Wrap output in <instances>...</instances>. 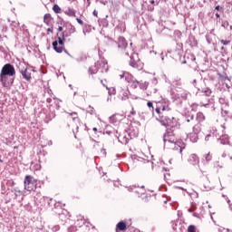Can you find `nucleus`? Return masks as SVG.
I'll use <instances>...</instances> for the list:
<instances>
[{"mask_svg":"<svg viewBox=\"0 0 232 232\" xmlns=\"http://www.w3.org/2000/svg\"><path fill=\"white\" fill-rule=\"evenodd\" d=\"M76 21L79 24L82 25L83 24V22L82 20H81V18H76Z\"/></svg>","mask_w":232,"mask_h":232,"instance_id":"54","label":"nucleus"},{"mask_svg":"<svg viewBox=\"0 0 232 232\" xmlns=\"http://www.w3.org/2000/svg\"><path fill=\"white\" fill-rule=\"evenodd\" d=\"M128 44L123 37H120L117 42V48L124 50L126 49Z\"/></svg>","mask_w":232,"mask_h":232,"instance_id":"11","label":"nucleus"},{"mask_svg":"<svg viewBox=\"0 0 232 232\" xmlns=\"http://www.w3.org/2000/svg\"><path fill=\"white\" fill-rule=\"evenodd\" d=\"M135 187H130L129 188H128V190L130 191V192H131V191H133V188H134Z\"/></svg>","mask_w":232,"mask_h":232,"instance_id":"64","label":"nucleus"},{"mask_svg":"<svg viewBox=\"0 0 232 232\" xmlns=\"http://www.w3.org/2000/svg\"><path fill=\"white\" fill-rule=\"evenodd\" d=\"M127 229V224L125 221H120L117 225H116V228L115 231L116 232H120V231H125Z\"/></svg>","mask_w":232,"mask_h":232,"instance_id":"12","label":"nucleus"},{"mask_svg":"<svg viewBox=\"0 0 232 232\" xmlns=\"http://www.w3.org/2000/svg\"><path fill=\"white\" fill-rule=\"evenodd\" d=\"M15 81V67L11 63L3 66L0 72V82L3 87H11Z\"/></svg>","mask_w":232,"mask_h":232,"instance_id":"2","label":"nucleus"},{"mask_svg":"<svg viewBox=\"0 0 232 232\" xmlns=\"http://www.w3.org/2000/svg\"><path fill=\"white\" fill-rule=\"evenodd\" d=\"M118 131L115 132V137L117 138L118 141L123 145H127L129 143V139L126 136L121 137V135H117Z\"/></svg>","mask_w":232,"mask_h":232,"instance_id":"14","label":"nucleus"},{"mask_svg":"<svg viewBox=\"0 0 232 232\" xmlns=\"http://www.w3.org/2000/svg\"><path fill=\"white\" fill-rule=\"evenodd\" d=\"M77 218H78V219H77V220H78V221H80V220H81L82 225H84V224H85V221H84V219H83V217H82V216L80 215V216H78Z\"/></svg>","mask_w":232,"mask_h":232,"instance_id":"45","label":"nucleus"},{"mask_svg":"<svg viewBox=\"0 0 232 232\" xmlns=\"http://www.w3.org/2000/svg\"><path fill=\"white\" fill-rule=\"evenodd\" d=\"M43 185H44V181H37V188H41Z\"/></svg>","mask_w":232,"mask_h":232,"instance_id":"52","label":"nucleus"},{"mask_svg":"<svg viewBox=\"0 0 232 232\" xmlns=\"http://www.w3.org/2000/svg\"><path fill=\"white\" fill-rule=\"evenodd\" d=\"M100 70H99V66H96V63H95V65L93 66V67H91L90 69H89V72H90V74H95V73H97V72H99Z\"/></svg>","mask_w":232,"mask_h":232,"instance_id":"27","label":"nucleus"},{"mask_svg":"<svg viewBox=\"0 0 232 232\" xmlns=\"http://www.w3.org/2000/svg\"><path fill=\"white\" fill-rule=\"evenodd\" d=\"M188 232H197L196 231V227L193 225H190L188 228Z\"/></svg>","mask_w":232,"mask_h":232,"instance_id":"37","label":"nucleus"},{"mask_svg":"<svg viewBox=\"0 0 232 232\" xmlns=\"http://www.w3.org/2000/svg\"><path fill=\"white\" fill-rule=\"evenodd\" d=\"M101 153L104 156V157H106V150L105 149H102V150H101Z\"/></svg>","mask_w":232,"mask_h":232,"instance_id":"55","label":"nucleus"},{"mask_svg":"<svg viewBox=\"0 0 232 232\" xmlns=\"http://www.w3.org/2000/svg\"><path fill=\"white\" fill-rule=\"evenodd\" d=\"M130 140H132L133 138H137L138 135H139V130L137 129H133V128H130L129 130V131H127Z\"/></svg>","mask_w":232,"mask_h":232,"instance_id":"16","label":"nucleus"},{"mask_svg":"<svg viewBox=\"0 0 232 232\" xmlns=\"http://www.w3.org/2000/svg\"><path fill=\"white\" fill-rule=\"evenodd\" d=\"M180 97H181L183 100H186L187 97H188V92L182 93Z\"/></svg>","mask_w":232,"mask_h":232,"instance_id":"53","label":"nucleus"},{"mask_svg":"<svg viewBox=\"0 0 232 232\" xmlns=\"http://www.w3.org/2000/svg\"><path fill=\"white\" fill-rule=\"evenodd\" d=\"M201 131V123L198 122L194 127H193V132L196 134L200 133Z\"/></svg>","mask_w":232,"mask_h":232,"instance_id":"23","label":"nucleus"},{"mask_svg":"<svg viewBox=\"0 0 232 232\" xmlns=\"http://www.w3.org/2000/svg\"><path fill=\"white\" fill-rule=\"evenodd\" d=\"M201 83V87H197L198 91L200 92V93H203V95L205 96H211L212 94V91L210 90V88L207 87L204 81H200Z\"/></svg>","mask_w":232,"mask_h":232,"instance_id":"6","label":"nucleus"},{"mask_svg":"<svg viewBox=\"0 0 232 232\" xmlns=\"http://www.w3.org/2000/svg\"><path fill=\"white\" fill-rule=\"evenodd\" d=\"M170 109L169 106H163L156 108V113L152 112V116L162 125V126H172L176 125V119L174 117H169V111Z\"/></svg>","mask_w":232,"mask_h":232,"instance_id":"3","label":"nucleus"},{"mask_svg":"<svg viewBox=\"0 0 232 232\" xmlns=\"http://www.w3.org/2000/svg\"><path fill=\"white\" fill-rule=\"evenodd\" d=\"M96 66H98V69L102 73L107 72L109 70L108 63L105 60L97 62Z\"/></svg>","mask_w":232,"mask_h":232,"instance_id":"7","label":"nucleus"},{"mask_svg":"<svg viewBox=\"0 0 232 232\" xmlns=\"http://www.w3.org/2000/svg\"><path fill=\"white\" fill-rule=\"evenodd\" d=\"M196 121H198V123H201L205 121V116L202 112H198L197 113V117H196Z\"/></svg>","mask_w":232,"mask_h":232,"instance_id":"21","label":"nucleus"},{"mask_svg":"<svg viewBox=\"0 0 232 232\" xmlns=\"http://www.w3.org/2000/svg\"><path fill=\"white\" fill-rule=\"evenodd\" d=\"M107 44L111 47L117 48L118 42L113 41L112 39H108Z\"/></svg>","mask_w":232,"mask_h":232,"instance_id":"26","label":"nucleus"},{"mask_svg":"<svg viewBox=\"0 0 232 232\" xmlns=\"http://www.w3.org/2000/svg\"><path fill=\"white\" fill-rule=\"evenodd\" d=\"M220 43H221L223 45H227L230 42H229V41H227V40H221Z\"/></svg>","mask_w":232,"mask_h":232,"instance_id":"49","label":"nucleus"},{"mask_svg":"<svg viewBox=\"0 0 232 232\" xmlns=\"http://www.w3.org/2000/svg\"><path fill=\"white\" fill-rule=\"evenodd\" d=\"M198 133H190L188 137L190 139V141H192L193 143L197 142L198 140Z\"/></svg>","mask_w":232,"mask_h":232,"instance_id":"22","label":"nucleus"},{"mask_svg":"<svg viewBox=\"0 0 232 232\" xmlns=\"http://www.w3.org/2000/svg\"><path fill=\"white\" fill-rule=\"evenodd\" d=\"M120 78L124 79L127 82H136V79L127 72H123L121 74H120Z\"/></svg>","mask_w":232,"mask_h":232,"instance_id":"9","label":"nucleus"},{"mask_svg":"<svg viewBox=\"0 0 232 232\" xmlns=\"http://www.w3.org/2000/svg\"><path fill=\"white\" fill-rule=\"evenodd\" d=\"M58 32H60V33H63L64 32L62 26L58 27Z\"/></svg>","mask_w":232,"mask_h":232,"instance_id":"62","label":"nucleus"},{"mask_svg":"<svg viewBox=\"0 0 232 232\" xmlns=\"http://www.w3.org/2000/svg\"><path fill=\"white\" fill-rule=\"evenodd\" d=\"M65 14L70 16V17H75V13L73 11V9H67L66 11H64Z\"/></svg>","mask_w":232,"mask_h":232,"instance_id":"28","label":"nucleus"},{"mask_svg":"<svg viewBox=\"0 0 232 232\" xmlns=\"http://www.w3.org/2000/svg\"><path fill=\"white\" fill-rule=\"evenodd\" d=\"M109 121H110V122L112 123V124H115V123H117V122L119 121L117 120L115 114L112 115V116H111V117L109 118Z\"/></svg>","mask_w":232,"mask_h":232,"instance_id":"32","label":"nucleus"},{"mask_svg":"<svg viewBox=\"0 0 232 232\" xmlns=\"http://www.w3.org/2000/svg\"><path fill=\"white\" fill-rule=\"evenodd\" d=\"M68 232H75V227L71 226L70 227H68Z\"/></svg>","mask_w":232,"mask_h":232,"instance_id":"48","label":"nucleus"},{"mask_svg":"<svg viewBox=\"0 0 232 232\" xmlns=\"http://www.w3.org/2000/svg\"><path fill=\"white\" fill-rule=\"evenodd\" d=\"M156 32L159 34H163L172 38L173 31L169 28L160 26L159 29L156 30Z\"/></svg>","mask_w":232,"mask_h":232,"instance_id":"8","label":"nucleus"},{"mask_svg":"<svg viewBox=\"0 0 232 232\" xmlns=\"http://www.w3.org/2000/svg\"><path fill=\"white\" fill-rule=\"evenodd\" d=\"M172 85L176 88L181 89L182 87V81L179 78H176L173 82H172Z\"/></svg>","mask_w":232,"mask_h":232,"instance_id":"20","label":"nucleus"},{"mask_svg":"<svg viewBox=\"0 0 232 232\" xmlns=\"http://www.w3.org/2000/svg\"><path fill=\"white\" fill-rule=\"evenodd\" d=\"M63 52H64L68 56L72 57V55L66 51V48L63 45Z\"/></svg>","mask_w":232,"mask_h":232,"instance_id":"56","label":"nucleus"},{"mask_svg":"<svg viewBox=\"0 0 232 232\" xmlns=\"http://www.w3.org/2000/svg\"><path fill=\"white\" fill-rule=\"evenodd\" d=\"M178 126V121L176 120V125L174 126H164L166 127V133L163 135V141H164V147L169 146V144L174 145V148H177V146L179 148V153L182 154V150L185 149L184 147H180L179 145V142L177 143V139L175 138V129Z\"/></svg>","mask_w":232,"mask_h":232,"instance_id":"4","label":"nucleus"},{"mask_svg":"<svg viewBox=\"0 0 232 232\" xmlns=\"http://www.w3.org/2000/svg\"><path fill=\"white\" fill-rule=\"evenodd\" d=\"M147 106H148L150 109H151L152 111H154L153 103H152L151 102H148Z\"/></svg>","mask_w":232,"mask_h":232,"instance_id":"44","label":"nucleus"},{"mask_svg":"<svg viewBox=\"0 0 232 232\" xmlns=\"http://www.w3.org/2000/svg\"><path fill=\"white\" fill-rule=\"evenodd\" d=\"M222 26L227 29V27L229 26V23L227 22V20H225V22H222Z\"/></svg>","mask_w":232,"mask_h":232,"instance_id":"39","label":"nucleus"},{"mask_svg":"<svg viewBox=\"0 0 232 232\" xmlns=\"http://www.w3.org/2000/svg\"><path fill=\"white\" fill-rule=\"evenodd\" d=\"M192 159L194 160L193 165H196V164L199 163V159L196 155H193Z\"/></svg>","mask_w":232,"mask_h":232,"instance_id":"38","label":"nucleus"},{"mask_svg":"<svg viewBox=\"0 0 232 232\" xmlns=\"http://www.w3.org/2000/svg\"><path fill=\"white\" fill-rule=\"evenodd\" d=\"M130 65L133 68H136L138 66L137 63L140 61L138 53H133L130 56Z\"/></svg>","mask_w":232,"mask_h":232,"instance_id":"10","label":"nucleus"},{"mask_svg":"<svg viewBox=\"0 0 232 232\" xmlns=\"http://www.w3.org/2000/svg\"><path fill=\"white\" fill-rule=\"evenodd\" d=\"M17 26H19V24L17 22H12L11 24L12 31H15V28H17Z\"/></svg>","mask_w":232,"mask_h":232,"instance_id":"34","label":"nucleus"},{"mask_svg":"<svg viewBox=\"0 0 232 232\" xmlns=\"http://www.w3.org/2000/svg\"><path fill=\"white\" fill-rule=\"evenodd\" d=\"M191 83H192V85H193L195 88H197V87H201V84H200V85H198V84H197V81H196V80H194Z\"/></svg>","mask_w":232,"mask_h":232,"instance_id":"50","label":"nucleus"},{"mask_svg":"<svg viewBox=\"0 0 232 232\" xmlns=\"http://www.w3.org/2000/svg\"><path fill=\"white\" fill-rule=\"evenodd\" d=\"M61 229V227L60 226H54L53 227V231H54V232H57V231H59Z\"/></svg>","mask_w":232,"mask_h":232,"instance_id":"47","label":"nucleus"},{"mask_svg":"<svg viewBox=\"0 0 232 232\" xmlns=\"http://www.w3.org/2000/svg\"><path fill=\"white\" fill-rule=\"evenodd\" d=\"M93 111H94V109L92 107V106H89L87 108V112L90 113V114H93Z\"/></svg>","mask_w":232,"mask_h":232,"instance_id":"41","label":"nucleus"},{"mask_svg":"<svg viewBox=\"0 0 232 232\" xmlns=\"http://www.w3.org/2000/svg\"><path fill=\"white\" fill-rule=\"evenodd\" d=\"M218 141L222 145L229 144V137L227 135H222Z\"/></svg>","mask_w":232,"mask_h":232,"instance_id":"17","label":"nucleus"},{"mask_svg":"<svg viewBox=\"0 0 232 232\" xmlns=\"http://www.w3.org/2000/svg\"><path fill=\"white\" fill-rule=\"evenodd\" d=\"M139 156H137V155H134V156H132L131 157V159L133 160H139Z\"/></svg>","mask_w":232,"mask_h":232,"instance_id":"57","label":"nucleus"},{"mask_svg":"<svg viewBox=\"0 0 232 232\" xmlns=\"http://www.w3.org/2000/svg\"><path fill=\"white\" fill-rule=\"evenodd\" d=\"M92 14H93L95 17H98V11H96V9H94Z\"/></svg>","mask_w":232,"mask_h":232,"instance_id":"59","label":"nucleus"},{"mask_svg":"<svg viewBox=\"0 0 232 232\" xmlns=\"http://www.w3.org/2000/svg\"><path fill=\"white\" fill-rule=\"evenodd\" d=\"M194 120V115L191 112L187 113L186 121L190 122Z\"/></svg>","mask_w":232,"mask_h":232,"instance_id":"31","label":"nucleus"},{"mask_svg":"<svg viewBox=\"0 0 232 232\" xmlns=\"http://www.w3.org/2000/svg\"><path fill=\"white\" fill-rule=\"evenodd\" d=\"M24 189L34 191L37 189V179L30 175L25 176L24 180Z\"/></svg>","mask_w":232,"mask_h":232,"instance_id":"5","label":"nucleus"},{"mask_svg":"<svg viewBox=\"0 0 232 232\" xmlns=\"http://www.w3.org/2000/svg\"><path fill=\"white\" fill-rule=\"evenodd\" d=\"M63 26L65 27V30L63 33H58L56 34V40L52 44L53 49L57 53H63V50H64V43L66 41L70 42L71 39H69V37L76 32L75 27L71 24H65Z\"/></svg>","mask_w":232,"mask_h":232,"instance_id":"1","label":"nucleus"},{"mask_svg":"<svg viewBox=\"0 0 232 232\" xmlns=\"http://www.w3.org/2000/svg\"><path fill=\"white\" fill-rule=\"evenodd\" d=\"M140 84V88L141 89V90H146L147 89V87H148V85H149V82H144V83H139Z\"/></svg>","mask_w":232,"mask_h":232,"instance_id":"35","label":"nucleus"},{"mask_svg":"<svg viewBox=\"0 0 232 232\" xmlns=\"http://www.w3.org/2000/svg\"><path fill=\"white\" fill-rule=\"evenodd\" d=\"M130 94V92L128 89H121V101H126L129 99L128 95Z\"/></svg>","mask_w":232,"mask_h":232,"instance_id":"19","label":"nucleus"},{"mask_svg":"<svg viewBox=\"0 0 232 232\" xmlns=\"http://www.w3.org/2000/svg\"><path fill=\"white\" fill-rule=\"evenodd\" d=\"M138 161H140V162H143V163H148V162H150L148 160H144V159H142V158H140V157H139Z\"/></svg>","mask_w":232,"mask_h":232,"instance_id":"46","label":"nucleus"},{"mask_svg":"<svg viewBox=\"0 0 232 232\" xmlns=\"http://www.w3.org/2000/svg\"><path fill=\"white\" fill-rule=\"evenodd\" d=\"M205 159H206L207 162H209L212 160V156L208 153L206 155Z\"/></svg>","mask_w":232,"mask_h":232,"instance_id":"43","label":"nucleus"},{"mask_svg":"<svg viewBox=\"0 0 232 232\" xmlns=\"http://www.w3.org/2000/svg\"><path fill=\"white\" fill-rule=\"evenodd\" d=\"M172 34L173 36L171 38H173L175 42H179L182 35V34L179 30L172 32Z\"/></svg>","mask_w":232,"mask_h":232,"instance_id":"18","label":"nucleus"},{"mask_svg":"<svg viewBox=\"0 0 232 232\" xmlns=\"http://www.w3.org/2000/svg\"><path fill=\"white\" fill-rule=\"evenodd\" d=\"M54 118H55V112L51 111V112L49 113V119H50V121L53 120Z\"/></svg>","mask_w":232,"mask_h":232,"instance_id":"42","label":"nucleus"},{"mask_svg":"<svg viewBox=\"0 0 232 232\" xmlns=\"http://www.w3.org/2000/svg\"><path fill=\"white\" fill-rule=\"evenodd\" d=\"M218 76H219V78H220V80L222 81V82H225V81H231V78H228V76H227V74L226 73V72H224V73H218Z\"/></svg>","mask_w":232,"mask_h":232,"instance_id":"25","label":"nucleus"},{"mask_svg":"<svg viewBox=\"0 0 232 232\" xmlns=\"http://www.w3.org/2000/svg\"><path fill=\"white\" fill-rule=\"evenodd\" d=\"M106 89L108 90V94H109L110 96H111L112 94H115V89H113V88H108V87H106Z\"/></svg>","mask_w":232,"mask_h":232,"instance_id":"36","label":"nucleus"},{"mask_svg":"<svg viewBox=\"0 0 232 232\" xmlns=\"http://www.w3.org/2000/svg\"><path fill=\"white\" fill-rule=\"evenodd\" d=\"M48 205H49V207L57 208V203L53 202V198L49 199Z\"/></svg>","mask_w":232,"mask_h":232,"instance_id":"33","label":"nucleus"},{"mask_svg":"<svg viewBox=\"0 0 232 232\" xmlns=\"http://www.w3.org/2000/svg\"><path fill=\"white\" fill-rule=\"evenodd\" d=\"M209 105V103H206V104H204L203 102H200L199 103V106L200 107H207V106H208Z\"/></svg>","mask_w":232,"mask_h":232,"instance_id":"58","label":"nucleus"},{"mask_svg":"<svg viewBox=\"0 0 232 232\" xmlns=\"http://www.w3.org/2000/svg\"><path fill=\"white\" fill-rule=\"evenodd\" d=\"M148 10L150 11V12H152V11L154 10L153 5H149Z\"/></svg>","mask_w":232,"mask_h":232,"instance_id":"60","label":"nucleus"},{"mask_svg":"<svg viewBox=\"0 0 232 232\" xmlns=\"http://www.w3.org/2000/svg\"><path fill=\"white\" fill-rule=\"evenodd\" d=\"M182 46H183L182 44H179V43L177 44V49H178L179 51L182 50Z\"/></svg>","mask_w":232,"mask_h":232,"instance_id":"51","label":"nucleus"},{"mask_svg":"<svg viewBox=\"0 0 232 232\" xmlns=\"http://www.w3.org/2000/svg\"><path fill=\"white\" fill-rule=\"evenodd\" d=\"M215 36V34H212L211 33L210 34H208L206 35V40L208 42V44H213V40H212V37Z\"/></svg>","mask_w":232,"mask_h":232,"instance_id":"29","label":"nucleus"},{"mask_svg":"<svg viewBox=\"0 0 232 232\" xmlns=\"http://www.w3.org/2000/svg\"><path fill=\"white\" fill-rule=\"evenodd\" d=\"M187 43L189 44L191 48H195L198 46V41L196 40L195 36H193L192 34L188 36Z\"/></svg>","mask_w":232,"mask_h":232,"instance_id":"13","label":"nucleus"},{"mask_svg":"<svg viewBox=\"0 0 232 232\" xmlns=\"http://www.w3.org/2000/svg\"><path fill=\"white\" fill-rule=\"evenodd\" d=\"M221 9H222L221 5H216L215 10L219 11V10H221Z\"/></svg>","mask_w":232,"mask_h":232,"instance_id":"61","label":"nucleus"},{"mask_svg":"<svg viewBox=\"0 0 232 232\" xmlns=\"http://www.w3.org/2000/svg\"><path fill=\"white\" fill-rule=\"evenodd\" d=\"M50 22H52V14H50V13H46L44 16V23L48 24Z\"/></svg>","mask_w":232,"mask_h":232,"instance_id":"24","label":"nucleus"},{"mask_svg":"<svg viewBox=\"0 0 232 232\" xmlns=\"http://www.w3.org/2000/svg\"><path fill=\"white\" fill-rule=\"evenodd\" d=\"M21 74L25 81L30 82L32 80V73L28 72V69L21 71Z\"/></svg>","mask_w":232,"mask_h":232,"instance_id":"15","label":"nucleus"},{"mask_svg":"<svg viewBox=\"0 0 232 232\" xmlns=\"http://www.w3.org/2000/svg\"><path fill=\"white\" fill-rule=\"evenodd\" d=\"M210 137H211L210 134L207 135V137L205 138V140H206V141H208Z\"/></svg>","mask_w":232,"mask_h":232,"instance_id":"63","label":"nucleus"},{"mask_svg":"<svg viewBox=\"0 0 232 232\" xmlns=\"http://www.w3.org/2000/svg\"><path fill=\"white\" fill-rule=\"evenodd\" d=\"M53 11L55 14H61V12H63V9H61V7H59V5H57V4H54V5H53Z\"/></svg>","mask_w":232,"mask_h":232,"instance_id":"30","label":"nucleus"},{"mask_svg":"<svg viewBox=\"0 0 232 232\" xmlns=\"http://www.w3.org/2000/svg\"><path fill=\"white\" fill-rule=\"evenodd\" d=\"M131 83H132L131 87L133 89H136L138 87V85L140 84V82L137 80H136V82H131Z\"/></svg>","mask_w":232,"mask_h":232,"instance_id":"40","label":"nucleus"}]
</instances>
